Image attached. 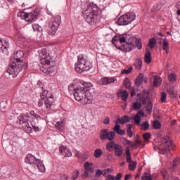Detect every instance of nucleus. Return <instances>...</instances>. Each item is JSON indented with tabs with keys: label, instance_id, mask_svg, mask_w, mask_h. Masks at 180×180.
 Instances as JSON below:
<instances>
[{
	"label": "nucleus",
	"instance_id": "1",
	"mask_svg": "<svg viewBox=\"0 0 180 180\" xmlns=\"http://www.w3.org/2000/svg\"><path fill=\"white\" fill-rule=\"evenodd\" d=\"M74 97L77 102H82L84 105L92 102L91 94L86 91V89H85L84 87H77L74 89Z\"/></svg>",
	"mask_w": 180,
	"mask_h": 180
},
{
	"label": "nucleus",
	"instance_id": "2",
	"mask_svg": "<svg viewBox=\"0 0 180 180\" xmlns=\"http://www.w3.org/2000/svg\"><path fill=\"white\" fill-rule=\"evenodd\" d=\"M135 47H137L138 50H141V49H143V45H141V39L131 38V41H128L123 45L117 47V49L120 50V51H124V53H130L133 49H135Z\"/></svg>",
	"mask_w": 180,
	"mask_h": 180
},
{
	"label": "nucleus",
	"instance_id": "3",
	"mask_svg": "<svg viewBox=\"0 0 180 180\" xmlns=\"http://www.w3.org/2000/svg\"><path fill=\"white\" fill-rule=\"evenodd\" d=\"M25 162H26V164L32 165V167L34 168H37L41 172H46V167H44V165H43L41 160L36 158V157L32 154L27 155L25 158Z\"/></svg>",
	"mask_w": 180,
	"mask_h": 180
},
{
	"label": "nucleus",
	"instance_id": "4",
	"mask_svg": "<svg viewBox=\"0 0 180 180\" xmlns=\"http://www.w3.org/2000/svg\"><path fill=\"white\" fill-rule=\"evenodd\" d=\"M75 71L78 74H82L84 71H89L91 70V65L84 59V56H78L77 63H75Z\"/></svg>",
	"mask_w": 180,
	"mask_h": 180
},
{
	"label": "nucleus",
	"instance_id": "5",
	"mask_svg": "<svg viewBox=\"0 0 180 180\" xmlns=\"http://www.w3.org/2000/svg\"><path fill=\"white\" fill-rule=\"evenodd\" d=\"M30 117V116L29 115V113H22L18 117V122H19L22 127L25 129L28 134L33 132V129H32V127L29 124Z\"/></svg>",
	"mask_w": 180,
	"mask_h": 180
},
{
	"label": "nucleus",
	"instance_id": "6",
	"mask_svg": "<svg viewBox=\"0 0 180 180\" xmlns=\"http://www.w3.org/2000/svg\"><path fill=\"white\" fill-rule=\"evenodd\" d=\"M136 19V14L134 13H127L121 15L117 22L119 26H126L129 23H131Z\"/></svg>",
	"mask_w": 180,
	"mask_h": 180
},
{
	"label": "nucleus",
	"instance_id": "7",
	"mask_svg": "<svg viewBox=\"0 0 180 180\" xmlns=\"http://www.w3.org/2000/svg\"><path fill=\"white\" fill-rule=\"evenodd\" d=\"M17 15L21 19H24L26 22H33L34 20H37V17L39 16V11L35 9L34 11L27 13L22 11L18 13Z\"/></svg>",
	"mask_w": 180,
	"mask_h": 180
},
{
	"label": "nucleus",
	"instance_id": "8",
	"mask_svg": "<svg viewBox=\"0 0 180 180\" xmlns=\"http://www.w3.org/2000/svg\"><path fill=\"white\" fill-rule=\"evenodd\" d=\"M60 25H61V17L60 15H57L56 17L53 18L49 23L50 28L49 30V34L53 36L57 33V30H58Z\"/></svg>",
	"mask_w": 180,
	"mask_h": 180
},
{
	"label": "nucleus",
	"instance_id": "9",
	"mask_svg": "<svg viewBox=\"0 0 180 180\" xmlns=\"http://www.w3.org/2000/svg\"><path fill=\"white\" fill-rule=\"evenodd\" d=\"M131 39H136V37H132L130 34L115 35L112 38V43L117 49V47H119V46H117L118 43H121V44L122 43H127L128 41H130Z\"/></svg>",
	"mask_w": 180,
	"mask_h": 180
},
{
	"label": "nucleus",
	"instance_id": "10",
	"mask_svg": "<svg viewBox=\"0 0 180 180\" xmlns=\"http://www.w3.org/2000/svg\"><path fill=\"white\" fill-rule=\"evenodd\" d=\"M23 67L22 65H16L15 62L10 63L8 65V68L7 69V72L10 75H13V78H15L18 77V75L22 71Z\"/></svg>",
	"mask_w": 180,
	"mask_h": 180
},
{
	"label": "nucleus",
	"instance_id": "11",
	"mask_svg": "<svg viewBox=\"0 0 180 180\" xmlns=\"http://www.w3.org/2000/svg\"><path fill=\"white\" fill-rule=\"evenodd\" d=\"M116 133L113 131H110L109 129H103L100 131V139L101 140H109L112 141L115 139Z\"/></svg>",
	"mask_w": 180,
	"mask_h": 180
},
{
	"label": "nucleus",
	"instance_id": "12",
	"mask_svg": "<svg viewBox=\"0 0 180 180\" xmlns=\"http://www.w3.org/2000/svg\"><path fill=\"white\" fill-rule=\"evenodd\" d=\"M84 19L89 25H91V26H94V25H96L98 22H99V20H98V15L92 14L91 13L84 12Z\"/></svg>",
	"mask_w": 180,
	"mask_h": 180
},
{
	"label": "nucleus",
	"instance_id": "13",
	"mask_svg": "<svg viewBox=\"0 0 180 180\" xmlns=\"http://www.w3.org/2000/svg\"><path fill=\"white\" fill-rule=\"evenodd\" d=\"M162 144H164L166 150H168V151L174 150V143L172 142V139H171L169 136H166L162 139Z\"/></svg>",
	"mask_w": 180,
	"mask_h": 180
},
{
	"label": "nucleus",
	"instance_id": "14",
	"mask_svg": "<svg viewBox=\"0 0 180 180\" xmlns=\"http://www.w3.org/2000/svg\"><path fill=\"white\" fill-rule=\"evenodd\" d=\"M59 152L62 155H64V157H72V153L70 152L68 148L64 146H60Z\"/></svg>",
	"mask_w": 180,
	"mask_h": 180
},
{
	"label": "nucleus",
	"instance_id": "15",
	"mask_svg": "<svg viewBox=\"0 0 180 180\" xmlns=\"http://www.w3.org/2000/svg\"><path fill=\"white\" fill-rule=\"evenodd\" d=\"M84 12H87L93 15H98L99 9H98V6H96V4H90Z\"/></svg>",
	"mask_w": 180,
	"mask_h": 180
},
{
	"label": "nucleus",
	"instance_id": "16",
	"mask_svg": "<svg viewBox=\"0 0 180 180\" xmlns=\"http://www.w3.org/2000/svg\"><path fill=\"white\" fill-rule=\"evenodd\" d=\"M117 96L118 98H120L122 101H124V102H126V101H127V98H129V92L122 89L118 91V93L117 94Z\"/></svg>",
	"mask_w": 180,
	"mask_h": 180
},
{
	"label": "nucleus",
	"instance_id": "17",
	"mask_svg": "<svg viewBox=\"0 0 180 180\" xmlns=\"http://www.w3.org/2000/svg\"><path fill=\"white\" fill-rule=\"evenodd\" d=\"M116 79L113 77H103L100 80L101 85H109L113 84Z\"/></svg>",
	"mask_w": 180,
	"mask_h": 180
},
{
	"label": "nucleus",
	"instance_id": "18",
	"mask_svg": "<svg viewBox=\"0 0 180 180\" xmlns=\"http://www.w3.org/2000/svg\"><path fill=\"white\" fill-rule=\"evenodd\" d=\"M75 157L81 160L82 161H86L89 158V153L88 152H84L83 153H80L79 151H77L75 153Z\"/></svg>",
	"mask_w": 180,
	"mask_h": 180
},
{
	"label": "nucleus",
	"instance_id": "19",
	"mask_svg": "<svg viewBox=\"0 0 180 180\" xmlns=\"http://www.w3.org/2000/svg\"><path fill=\"white\" fill-rule=\"evenodd\" d=\"M114 150L115 157H122L123 155V147L122 146L116 144Z\"/></svg>",
	"mask_w": 180,
	"mask_h": 180
},
{
	"label": "nucleus",
	"instance_id": "20",
	"mask_svg": "<svg viewBox=\"0 0 180 180\" xmlns=\"http://www.w3.org/2000/svg\"><path fill=\"white\" fill-rule=\"evenodd\" d=\"M129 122H130V117L125 115L124 117H122L121 118H117L115 124H119L120 123V124H124V123H129Z\"/></svg>",
	"mask_w": 180,
	"mask_h": 180
},
{
	"label": "nucleus",
	"instance_id": "21",
	"mask_svg": "<svg viewBox=\"0 0 180 180\" xmlns=\"http://www.w3.org/2000/svg\"><path fill=\"white\" fill-rule=\"evenodd\" d=\"M8 49H9V42L0 38V50L4 52L5 50H8Z\"/></svg>",
	"mask_w": 180,
	"mask_h": 180
},
{
	"label": "nucleus",
	"instance_id": "22",
	"mask_svg": "<svg viewBox=\"0 0 180 180\" xmlns=\"http://www.w3.org/2000/svg\"><path fill=\"white\" fill-rule=\"evenodd\" d=\"M94 163L86 162L84 165V168L86 172H89L90 174H94Z\"/></svg>",
	"mask_w": 180,
	"mask_h": 180
},
{
	"label": "nucleus",
	"instance_id": "23",
	"mask_svg": "<svg viewBox=\"0 0 180 180\" xmlns=\"http://www.w3.org/2000/svg\"><path fill=\"white\" fill-rule=\"evenodd\" d=\"M56 130H58L59 131H63V130L65 129V123L64 121H58L54 124Z\"/></svg>",
	"mask_w": 180,
	"mask_h": 180
},
{
	"label": "nucleus",
	"instance_id": "24",
	"mask_svg": "<svg viewBox=\"0 0 180 180\" xmlns=\"http://www.w3.org/2000/svg\"><path fill=\"white\" fill-rule=\"evenodd\" d=\"M112 130H114V132L115 131L117 134H119V136H124L126 133L124 129H120V125L119 124H116Z\"/></svg>",
	"mask_w": 180,
	"mask_h": 180
},
{
	"label": "nucleus",
	"instance_id": "25",
	"mask_svg": "<svg viewBox=\"0 0 180 180\" xmlns=\"http://www.w3.org/2000/svg\"><path fill=\"white\" fill-rule=\"evenodd\" d=\"M143 79H144V75L143 73H140L135 79L136 85H137V86H140L141 84H143Z\"/></svg>",
	"mask_w": 180,
	"mask_h": 180
},
{
	"label": "nucleus",
	"instance_id": "26",
	"mask_svg": "<svg viewBox=\"0 0 180 180\" xmlns=\"http://www.w3.org/2000/svg\"><path fill=\"white\" fill-rule=\"evenodd\" d=\"M145 109L148 115H151V113H153V103L151 101L147 102Z\"/></svg>",
	"mask_w": 180,
	"mask_h": 180
},
{
	"label": "nucleus",
	"instance_id": "27",
	"mask_svg": "<svg viewBox=\"0 0 180 180\" xmlns=\"http://www.w3.org/2000/svg\"><path fill=\"white\" fill-rule=\"evenodd\" d=\"M152 60L153 58L151 57V53L150 51L146 52L144 56L145 63H146V64H150L151 63Z\"/></svg>",
	"mask_w": 180,
	"mask_h": 180
},
{
	"label": "nucleus",
	"instance_id": "28",
	"mask_svg": "<svg viewBox=\"0 0 180 180\" xmlns=\"http://www.w3.org/2000/svg\"><path fill=\"white\" fill-rule=\"evenodd\" d=\"M162 49L166 51V53L168 54L169 53V44L168 43V40L165 39L162 43Z\"/></svg>",
	"mask_w": 180,
	"mask_h": 180
},
{
	"label": "nucleus",
	"instance_id": "29",
	"mask_svg": "<svg viewBox=\"0 0 180 180\" xmlns=\"http://www.w3.org/2000/svg\"><path fill=\"white\" fill-rule=\"evenodd\" d=\"M49 56V53H47V49H42L40 51H39V57L40 58H41L42 60H46L47 58Z\"/></svg>",
	"mask_w": 180,
	"mask_h": 180
},
{
	"label": "nucleus",
	"instance_id": "30",
	"mask_svg": "<svg viewBox=\"0 0 180 180\" xmlns=\"http://www.w3.org/2000/svg\"><path fill=\"white\" fill-rule=\"evenodd\" d=\"M115 147H116V143H115L113 141L108 142L106 144V148L108 151H113V148L115 149Z\"/></svg>",
	"mask_w": 180,
	"mask_h": 180
},
{
	"label": "nucleus",
	"instance_id": "31",
	"mask_svg": "<svg viewBox=\"0 0 180 180\" xmlns=\"http://www.w3.org/2000/svg\"><path fill=\"white\" fill-rule=\"evenodd\" d=\"M30 115L33 120H41V117L37 115V113L34 112V110H31L30 112Z\"/></svg>",
	"mask_w": 180,
	"mask_h": 180
},
{
	"label": "nucleus",
	"instance_id": "32",
	"mask_svg": "<svg viewBox=\"0 0 180 180\" xmlns=\"http://www.w3.org/2000/svg\"><path fill=\"white\" fill-rule=\"evenodd\" d=\"M47 95H49V91L46 90L44 88H42V92L40 94L41 99H42V101L47 99V98H49Z\"/></svg>",
	"mask_w": 180,
	"mask_h": 180
},
{
	"label": "nucleus",
	"instance_id": "33",
	"mask_svg": "<svg viewBox=\"0 0 180 180\" xmlns=\"http://www.w3.org/2000/svg\"><path fill=\"white\" fill-rule=\"evenodd\" d=\"M134 65L137 70H141V68L143 67V60L141 58L136 59Z\"/></svg>",
	"mask_w": 180,
	"mask_h": 180
},
{
	"label": "nucleus",
	"instance_id": "34",
	"mask_svg": "<svg viewBox=\"0 0 180 180\" xmlns=\"http://www.w3.org/2000/svg\"><path fill=\"white\" fill-rule=\"evenodd\" d=\"M147 101H148V95L142 94L141 97L140 98V101L141 102L142 105H147Z\"/></svg>",
	"mask_w": 180,
	"mask_h": 180
},
{
	"label": "nucleus",
	"instance_id": "35",
	"mask_svg": "<svg viewBox=\"0 0 180 180\" xmlns=\"http://www.w3.org/2000/svg\"><path fill=\"white\" fill-rule=\"evenodd\" d=\"M140 146H141V140H136L135 143H132L131 145V147L132 148H134V150H137V148H139V147H140Z\"/></svg>",
	"mask_w": 180,
	"mask_h": 180
},
{
	"label": "nucleus",
	"instance_id": "36",
	"mask_svg": "<svg viewBox=\"0 0 180 180\" xmlns=\"http://www.w3.org/2000/svg\"><path fill=\"white\" fill-rule=\"evenodd\" d=\"M1 175L4 178H8L11 176V172H9L7 169H1Z\"/></svg>",
	"mask_w": 180,
	"mask_h": 180
},
{
	"label": "nucleus",
	"instance_id": "37",
	"mask_svg": "<svg viewBox=\"0 0 180 180\" xmlns=\"http://www.w3.org/2000/svg\"><path fill=\"white\" fill-rule=\"evenodd\" d=\"M44 103L47 110H50L51 109V105H53V101H50V98H47L44 101Z\"/></svg>",
	"mask_w": 180,
	"mask_h": 180
},
{
	"label": "nucleus",
	"instance_id": "38",
	"mask_svg": "<svg viewBox=\"0 0 180 180\" xmlns=\"http://www.w3.org/2000/svg\"><path fill=\"white\" fill-rule=\"evenodd\" d=\"M150 129V124L148 122H144L141 124V130H144V131L148 130Z\"/></svg>",
	"mask_w": 180,
	"mask_h": 180
},
{
	"label": "nucleus",
	"instance_id": "39",
	"mask_svg": "<svg viewBox=\"0 0 180 180\" xmlns=\"http://www.w3.org/2000/svg\"><path fill=\"white\" fill-rule=\"evenodd\" d=\"M132 119L134 120V122L136 125L140 124V123L141 122V116L137 114L134 117H133Z\"/></svg>",
	"mask_w": 180,
	"mask_h": 180
},
{
	"label": "nucleus",
	"instance_id": "40",
	"mask_svg": "<svg viewBox=\"0 0 180 180\" xmlns=\"http://www.w3.org/2000/svg\"><path fill=\"white\" fill-rule=\"evenodd\" d=\"M156 44H157V40H155V38H151L149 40L148 46L149 47H150V49H154Z\"/></svg>",
	"mask_w": 180,
	"mask_h": 180
},
{
	"label": "nucleus",
	"instance_id": "41",
	"mask_svg": "<svg viewBox=\"0 0 180 180\" xmlns=\"http://www.w3.org/2000/svg\"><path fill=\"white\" fill-rule=\"evenodd\" d=\"M25 57V53L22 51H18L15 54H14V58H23Z\"/></svg>",
	"mask_w": 180,
	"mask_h": 180
},
{
	"label": "nucleus",
	"instance_id": "42",
	"mask_svg": "<svg viewBox=\"0 0 180 180\" xmlns=\"http://www.w3.org/2000/svg\"><path fill=\"white\" fill-rule=\"evenodd\" d=\"M168 80L169 82L174 83L175 81H176V75L174 73H171L168 76Z\"/></svg>",
	"mask_w": 180,
	"mask_h": 180
},
{
	"label": "nucleus",
	"instance_id": "43",
	"mask_svg": "<svg viewBox=\"0 0 180 180\" xmlns=\"http://www.w3.org/2000/svg\"><path fill=\"white\" fill-rule=\"evenodd\" d=\"M160 81H161V77H158V76L155 75L153 80V86H158L160 84Z\"/></svg>",
	"mask_w": 180,
	"mask_h": 180
},
{
	"label": "nucleus",
	"instance_id": "44",
	"mask_svg": "<svg viewBox=\"0 0 180 180\" xmlns=\"http://www.w3.org/2000/svg\"><path fill=\"white\" fill-rule=\"evenodd\" d=\"M137 167V162H131L129 163V165L128 167V169L129 171H134Z\"/></svg>",
	"mask_w": 180,
	"mask_h": 180
},
{
	"label": "nucleus",
	"instance_id": "45",
	"mask_svg": "<svg viewBox=\"0 0 180 180\" xmlns=\"http://www.w3.org/2000/svg\"><path fill=\"white\" fill-rule=\"evenodd\" d=\"M142 180H153V176H151V174L145 172L142 176Z\"/></svg>",
	"mask_w": 180,
	"mask_h": 180
},
{
	"label": "nucleus",
	"instance_id": "46",
	"mask_svg": "<svg viewBox=\"0 0 180 180\" xmlns=\"http://www.w3.org/2000/svg\"><path fill=\"white\" fill-rule=\"evenodd\" d=\"M127 134L129 137H133V131L131 130V124L127 126Z\"/></svg>",
	"mask_w": 180,
	"mask_h": 180
},
{
	"label": "nucleus",
	"instance_id": "47",
	"mask_svg": "<svg viewBox=\"0 0 180 180\" xmlns=\"http://www.w3.org/2000/svg\"><path fill=\"white\" fill-rule=\"evenodd\" d=\"M123 84L127 88H131V82H130V79H129V78H125L124 79Z\"/></svg>",
	"mask_w": 180,
	"mask_h": 180
},
{
	"label": "nucleus",
	"instance_id": "48",
	"mask_svg": "<svg viewBox=\"0 0 180 180\" xmlns=\"http://www.w3.org/2000/svg\"><path fill=\"white\" fill-rule=\"evenodd\" d=\"M102 155V150L101 149H96L94 151V157L95 158H100Z\"/></svg>",
	"mask_w": 180,
	"mask_h": 180
},
{
	"label": "nucleus",
	"instance_id": "49",
	"mask_svg": "<svg viewBox=\"0 0 180 180\" xmlns=\"http://www.w3.org/2000/svg\"><path fill=\"white\" fill-rule=\"evenodd\" d=\"M153 127L156 130H158V129H161V123L158 120H155L153 122Z\"/></svg>",
	"mask_w": 180,
	"mask_h": 180
},
{
	"label": "nucleus",
	"instance_id": "50",
	"mask_svg": "<svg viewBox=\"0 0 180 180\" xmlns=\"http://www.w3.org/2000/svg\"><path fill=\"white\" fill-rule=\"evenodd\" d=\"M142 137L146 141H148V140H150V139H151V133L146 132L143 134Z\"/></svg>",
	"mask_w": 180,
	"mask_h": 180
},
{
	"label": "nucleus",
	"instance_id": "51",
	"mask_svg": "<svg viewBox=\"0 0 180 180\" xmlns=\"http://www.w3.org/2000/svg\"><path fill=\"white\" fill-rule=\"evenodd\" d=\"M32 28L34 32H41V27L39 24L32 25Z\"/></svg>",
	"mask_w": 180,
	"mask_h": 180
},
{
	"label": "nucleus",
	"instance_id": "52",
	"mask_svg": "<svg viewBox=\"0 0 180 180\" xmlns=\"http://www.w3.org/2000/svg\"><path fill=\"white\" fill-rule=\"evenodd\" d=\"M31 124H32V129H33L34 131H35V133H37V131H40V128L39 127V126L34 124V120H32Z\"/></svg>",
	"mask_w": 180,
	"mask_h": 180
},
{
	"label": "nucleus",
	"instance_id": "53",
	"mask_svg": "<svg viewBox=\"0 0 180 180\" xmlns=\"http://www.w3.org/2000/svg\"><path fill=\"white\" fill-rule=\"evenodd\" d=\"M141 108V103L135 102L133 104V110H136L137 109H140Z\"/></svg>",
	"mask_w": 180,
	"mask_h": 180
},
{
	"label": "nucleus",
	"instance_id": "54",
	"mask_svg": "<svg viewBox=\"0 0 180 180\" xmlns=\"http://www.w3.org/2000/svg\"><path fill=\"white\" fill-rule=\"evenodd\" d=\"M161 9V6L160 4H156L153 6L152 8V12H158Z\"/></svg>",
	"mask_w": 180,
	"mask_h": 180
},
{
	"label": "nucleus",
	"instance_id": "55",
	"mask_svg": "<svg viewBox=\"0 0 180 180\" xmlns=\"http://www.w3.org/2000/svg\"><path fill=\"white\" fill-rule=\"evenodd\" d=\"M133 71V67H129L128 69H124L122 70V74H130Z\"/></svg>",
	"mask_w": 180,
	"mask_h": 180
},
{
	"label": "nucleus",
	"instance_id": "56",
	"mask_svg": "<svg viewBox=\"0 0 180 180\" xmlns=\"http://www.w3.org/2000/svg\"><path fill=\"white\" fill-rule=\"evenodd\" d=\"M160 101H161L162 103H164L166 102V101H167V93H165V92H162L161 93Z\"/></svg>",
	"mask_w": 180,
	"mask_h": 180
},
{
	"label": "nucleus",
	"instance_id": "57",
	"mask_svg": "<svg viewBox=\"0 0 180 180\" xmlns=\"http://www.w3.org/2000/svg\"><path fill=\"white\" fill-rule=\"evenodd\" d=\"M78 176H79V172H78L77 170L73 172L72 179L75 180L77 179V178H78Z\"/></svg>",
	"mask_w": 180,
	"mask_h": 180
},
{
	"label": "nucleus",
	"instance_id": "58",
	"mask_svg": "<svg viewBox=\"0 0 180 180\" xmlns=\"http://www.w3.org/2000/svg\"><path fill=\"white\" fill-rule=\"evenodd\" d=\"M169 95L170 98H175L176 96V92H175V90H171L169 91Z\"/></svg>",
	"mask_w": 180,
	"mask_h": 180
},
{
	"label": "nucleus",
	"instance_id": "59",
	"mask_svg": "<svg viewBox=\"0 0 180 180\" xmlns=\"http://www.w3.org/2000/svg\"><path fill=\"white\" fill-rule=\"evenodd\" d=\"M103 171L101 169H98L96 172V178H99V176H101V175H103Z\"/></svg>",
	"mask_w": 180,
	"mask_h": 180
},
{
	"label": "nucleus",
	"instance_id": "60",
	"mask_svg": "<svg viewBox=\"0 0 180 180\" xmlns=\"http://www.w3.org/2000/svg\"><path fill=\"white\" fill-rule=\"evenodd\" d=\"M161 174L165 179V178H167L168 175V173L167 172V170H165V169H163L161 170Z\"/></svg>",
	"mask_w": 180,
	"mask_h": 180
},
{
	"label": "nucleus",
	"instance_id": "61",
	"mask_svg": "<svg viewBox=\"0 0 180 180\" xmlns=\"http://www.w3.org/2000/svg\"><path fill=\"white\" fill-rule=\"evenodd\" d=\"M103 124H109L110 123V119L109 117H105L103 121Z\"/></svg>",
	"mask_w": 180,
	"mask_h": 180
},
{
	"label": "nucleus",
	"instance_id": "62",
	"mask_svg": "<svg viewBox=\"0 0 180 180\" xmlns=\"http://www.w3.org/2000/svg\"><path fill=\"white\" fill-rule=\"evenodd\" d=\"M126 161L128 164H131V162H132L133 161H131V155H128L126 158Z\"/></svg>",
	"mask_w": 180,
	"mask_h": 180
},
{
	"label": "nucleus",
	"instance_id": "63",
	"mask_svg": "<svg viewBox=\"0 0 180 180\" xmlns=\"http://www.w3.org/2000/svg\"><path fill=\"white\" fill-rule=\"evenodd\" d=\"M115 178L113 175L110 174L106 177L105 180H115Z\"/></svg>",
	"mask_w": 180,
	"mask_h": 180
},
{
	"label": "nucleus",
	"instance_id": "64",
	"mask_svg": "<svg viewBox=\"0 0 180 180\" xmlns=\"http://www.w3.org/2000/svg\"><path fill=\"white\" fill-rule=\"evenodd\" d=\"M122 174L121 173H118L117 174V176L115 177V180H121L122 179Z\"/></svg>",
	"mask_w": 180,
	"mask_h": 180
}]
</instances>
